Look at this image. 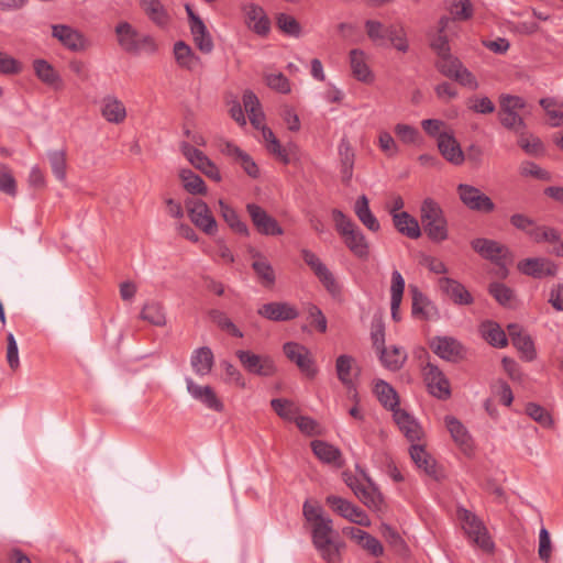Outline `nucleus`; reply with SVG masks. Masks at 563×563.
<instances>
[{
    "mask_svg": "<svg viewBox=\"0 0 563 563\" xmlns=\"http://www.w3.org/2000/svg\"><path fill=\"white\" fill-rule=\"evenodd\" d=\"M339 156L341 165V178L344 184H349L353 177L355 154L346 137H343L339 144Z\"/></svg>",
    "mask_w": 563,
    "mask_h": 563,
    "instance_id": "30",
    "label": "nucleus"
},
{
    "mask_svg": "<svg viewBox=\"0 0 563 563\" xmlns=\"http://www.w3.org/2000/svg\"><path fill=\"white\" fill-rule=\"evenodd\" d=\"M488 291L499 305L505 307L511 306L515 299L512 289L499 282L490 283Z\"/></svg>",
    "mask_w": 563,
    "mask_h": 563,
    "instance_id": "50",
    "label": "nucleus"
},
{
    "mask_svg": "<svg viewBox=\"0 0 563 563\" xmlns=\"http://www.w3.org/2000/svg\"><path fill=\"white\" fill-rule=\"evenodd\" d=\"M395 134L405 144H419L421 142V135L417 128L398 123L395 125Z\"/></svg>",
    "mask_w": 563,
    "mask_h": 563,
    "instance_id": "56",
    "label": "nucleus"
},
{
    "mask_svg": "<svg viewBox=\"0 0 563 563\" xmlns=\"http://www.w3.org/2000/svg\"><path fill=\"white\" fill-rule=\"evenodd\" d=\"M523 98L514 95H500L498 120L500 124L516 134H522L527 124L520 114V111L526 108Z\"/></svg>",
    "mask_w": 563,
    "mask_h": 563,
    "instance_id": "3",
    "label": "nucleus"
},
{
    "mask_svg": "<svg viewBox=\"0 0 563 563\" xmlns=\"http://www.w3.org/2000/svg\"><path fill=\"white\" fill-rule=\"evenodd\" d=\"M519 140L518 144L520 147L529 155H537L542 152V142L539 137L533 135H526L525 132L522 134H518Z\"/></svg>",
    "mask_w": 563,
    "mask_h": 563,
    "instance_id": "64",
    "label": "nucleus"
},
{
    "mask_svg": "<svg viewBox=\"0 0 563 563\" xmlns=\"http://www.w3.org/2000/svg\"><path fill=\"white\" fill-rule=\"evenodd\" d=\"M246 211L252 220L253 225L263 235H282L283 228L277 220L271 217L261 206L256 203H247Z\"/></svg>",
    "mask_w": 563,
    "mask_h": 563,
    "instance_id": "12",
    "label": "nucleus"
},
{
    "mask_svg": "<svg viewBox=\"0 0 563 563\" xmlns=\"http://www.w3.org/2000/svg\"><path fill=\"white\" fill-rule=\"evenodd\" d=\"M271 406L274 411L283 419L291 420L295 417L296 407L290 400L275 398L272 399Z\"/></svg>",
    "mask_w": 563,
    "mask_h": 563,
    "instance_id": "60",
    "label": "nucleus"
},
{
    "mask_svg": "<svg viewBox=\"0 0 563 563\" xmlns=\"http://www.w3.org/2000/svg\"><path fill=\"white\" fill-rule=\"evenodd\" d=\"M412 298L411 313L415 318L427 320L430 318V308H432L429 299L418 289L417 286H410Z\"/></svg>",
    "mask_w": 563,
    "mask_h": 563,
    "instance_id": "45",
    "label": "nucleus"
},
{
    "mask_svg": "<svg viewBox=\"0 0 563 563\" xmlns=\"http://www.w3.org/2000/svg\"><path fill=\"white\" fill-rule=\"evenodd\" d=\"M405 290V279L402 275L397 271L391 273V285H390V311L394 321L400 320V305Z\"/></svg>",
    "mask_w": 563,
    "mask_h": 563,
    "instance_id": "31",
    "label": "nucleus"
},
{
    "mask_svg": "<svg viewBox=\"0 0 563 563\" xmlns=\"http://www.w3.org/2000/svg\"><path fill=\"white\" fill-rule=\"evenodd\" d=\"M186 387L189 395L201 405H203L207 409L221 412L224 409L223 402L217 396L216 391L209 385H198L194 382L192 378L187 377Z\"/></svg>",
    "mask_w": 563,
    "mask_h": 563,
    "instance_id": "14",
    "label": "nucleus"
},
{
    "mask_svg": "<svg viewBox=\"0 0 563 563\" xmlns=\"http://www.w3.org/2000/svg\"><path fill=\"white\" fill-rule=\"evenodd\" d=\"M332 218L338 233L350 252L360 260H367L369 243L358 225L339 209L332 210Z\"/></svg>",
    "mask_w": 563,
    "mask_h": 563,
    "instance_id": "1",
    "label": "nucleus"
},
{
    "mask_svg": "<svg viewBox=\"0 0 563 563\" xmlns=\"http://www.w3.org/2000/svg\"><path fill=\"white\" fill-rule=\"evenodd\" d=\"M423 377L431 395L443 400L451 396L449 379L437 365L428 363L423 367Z\"/></svg>",
    "mask_w": 563,
    "mask_h": 563,
    "instance_id": "13",
    "label": "nucleus"
},
{
    "mask_svg": "<svg viewBox=\"0 0 563 563\" xmlns=\"http://www.w3.org/2000/svg\"><path fill=\"white\" fill-rule=\"evenodd\" d=\"M317 278L333 298L341 296L342 286L328 267L322 273H320Z\"/></svg>",
    "mask_w": 563,
    "mask_h": 563,
    "instance_id": "57",
    "label": "nucleus"
},
{
    "mask_svg": "<svg viewBox=\"0 0 563 563\" xmlns=\"http://www.w3.org/2000/svg\"><path fill=\"white\" fill-rule=\"evenodd\" d=\"M393 222L399 233L409 239H418L421 236V229L416 218L406 211L394 213Z\"/></svg>",
    "mask_w": 563,
    "mask_h": 563,
    "instance_id": "32",
    "label": "nucleus"
},
{
    "mask_svg": "<svg viewBox=\"0 0 563 563\" xmlns=\"http://www.w3.org/2000/svg\"><path fill=\"white\" fill-rule=\"evenodd\" d=\"M184 188L191 195H206L207 186L203 179L190 169L180 172Z\"/></svg>",
    "mask_w": 563,
    "mask_h": 563,
    "instance_id": "48",
    "label": "nucleus"
},
{
    "mask_svg": "<svg viewBox=\"0 0 563 563\" xmlns=\"http://www.w3.org/2000/svg\"><path fill=\"white\" fill-rule=\"evenodd\" d=\"M374 393L384 408L393 411V413L400 409L398 394L387 382L378 380L375 384Z\"/></svg>",
    "mask_w": 563,
    "mask_h": 563,
    "instance_id": "35",
    "label": "nucleus"
},
{
    "mask_svg": "<svg viewBox=\"0 0 563 563\" xmlns=\"http://www.w3.org/2000/svg\"><path fill=\"white\" fill-rule=\"evenodd\" d=\"M101 115L110 123L120 124L126 118V109L115 96L108 95L101 100Z\"/></svg>",
    "mask_w": 563,
    "mask_h": 563,
    "instance_id": "24",
    "label": "nucleus"
},
{
    "mask_svg": "<svg viewBox=\"0 0 563 563\" xmlns=\"http://www.w3.org/2000/svg\"><path fill=\"white\" fill-rule=\"evenodd\" d=\"M325 503L333 511L338 512L341 517L351 522L363 527H368L371 525L368 516L361 508L342 497L330 495L327 497Z\"/></svg>",
    "mask_w": 563,
    "mask_h": 563,
    "instance_id": "10",
    "label": "nucleus"
},
{
    "mask_svg": "<svg viewBox=\"0 0 563 563\" xmlns=\"http://www.w3.org/2000/svg\"><path fill=\"white\" fill-rule=\"evenodd\" d=\"M351 69L354 77L360 81H371L373 75L366 64L364 52L361 49H352L350 52Z\"/></svg>",
    "mask_w": 563,
    "mask_h": 563,
    "instance_id": "39",
    "label": "nucleus"
},
{
    "mask_svg": "<svg viewBox=\"0 0 563 563\" xmlns=\"http://www.w3.org/2000/svg\"><path fill=\"white\" fill-rule=\"evenodd\" d=\"M432 351L442 360L448 362H459L464 357L463 345L451 336H435L430 342Z\"/></svg>",
    "mask_w": 563,
    "mask_h": 563,
    "instance_id": "17",
    "label": "nucleus"
},
{
    "mask_svg": "<svg viewBox=\"0 0 563 563\" xmlns=\"http://www.w3.org/2000/svg\"><path fill=\"white\" fill-rule=\"evenodd\" d=\"M33 69L36 77L45 85L54 89L63 87V79L58 71L45 59H35L33 62Z\"/></svg>",
    "mask_w": 563,
    "mask_h": 563,
    "instance_id": "28",
    "label": "nucleus"
},
{
    "mask_svg": "<svg viewBox=\"0 0 563 563\" xmlns=\"http://www.w3.org/2000/svg\"><path fill=\"white\" fill-rule=\"evenodd\" d=\"M219 208L222 218L234 232L244 236L250 235L249 227L240 219L234 209H232L223 200H219Z\"/></svg>",
    "mask_w": 563,
    "mask_h": 563,
    "instance_id": "41",
    "label": "nucleus"
},
{
    "mask_svg": "<svg viewBox=\"0 0 563 563\" xmlns=\"http://www.w3.org/2000/svg\"><path fill=\"white\" fill-rule=\"evenodd\" d=\"M445 424L454 442L463 448L471 446V437L466 428L455 417H445Z\"/></svg>",
    "mask_w": 563,
    "mask_h": 563,
    "instance_id": "46",
    "label": "nucleus"
},
{
    "mask_svg": "<svg viewBox=\"0 0 563 563\" xmlns=\"http://www.w3.org/2000/svg\"><path fill=\"white\" fill-rule=\"evenodd\" d=\"M518 269L533 278L553 277L558 273V266L549 258H526L518 263Z\"/></svg>",
    "mask_w": 563,
    "mask_h": 563,
    "instance_id": "19",
    "label": "nucleus"
},
{
    "mask_svg": "<svg viewBox=\"0 0 563 563\" xmlns=\"http://www.w3.org/2000/svg\"><path fill=\"white\" fill-rule=\"evenodd\" d=\"M190 32L199 51L205 54L212 52L213 41L203 21H196L195 24L190 25Z\"/></svg>",
    "mask_w": 563,
    "mask_h": 563,
    "instance_id": "40",
    "label": "nucleus"
},
{
    "mask_svg": "<svg viewBox=\"0 0 563 563\" xmlns=\"http://www.w3.org/2000/svg\"><path fill=\"white\" fill-rule=\"evenodd\" d=\"M368 485H363L355 496L369 509L379 510L383 505V496L367 478Z\"/></svg>",
    "mask_w": 563,
    "mask_h": 563,
    "instance_id": "44",
    "label": "nucleus"
},
{
    "mask_svg": "<svg viewBox=\"0 0 563 563\" xmlns=\"http://www.w3.org/2000/svg\"><path fill=\"white\" fill-rule=\"evenodd\" d=\"M118 44L129 54L154 53L156 43L151 35H141L129 22H120L114 29Z\"/></svg>",
    "mask_w": 563,
    "mask_h": 563,
    "instance_id": "4",
    "label": "nucleus"
},
{
    "mask_svg": "<svg viewBox=\"0 0 563 563\" xmlns=\"http://www.w3.org/2000/svg\"><path fill=\"white\" fill-rule=\"evenodd\" d=\"M285 355L300 368L309 377H313L317 369L310 356L309 350L296 342H287L284 344Z\"/></svg>",
    "mask_w": 563,
    "mask_h": 563,
    "instance_id": "18",
    "label": "nucleus"
},
{
    "mask_svg": "<svg viewBox=\"0 0 563 563\" xmlns=\"http://www.w3.org/2000/svg\"><path fill=\"white\" fill-rule=\"evenodd\" d=\"M250 255L254 260L252 268L256 276L265 287H272L275 284L276 276L271 263L255 249L249 250Z\"/></svg>",
    "mask_w": 563,
    "mask_h": 563,
    "instance_id": "27",
    "label": "nucleus"
},
{
    "mask_svg": "<svg viewBox=\"0 0 563 563\" xmlns=\"http://www.w3.org/2000/svg\"><path fill=\"white\" fill-rule=\"evenodd\" d=\"M246 26L260 36H267L271 31V20L264 9L255 3H246L242 7Z\"/></svg>",
    "mask_w": 563,
    "mask_h": 563,
    "instance_id": "15",
    "label": "nucleus"
},
{
    "mask_svg": "<svg viewBox=\"0 0 563 563\" xmlns=\"http://www.w3.org/2000/svg\"><path fill=\"white\" fill-rule=\"evenodd\" d=\"M387 40L390 41L393 46L402 53H406L409 48L408 42L406 38V34L404 27L401 25H388L386 29Z\"/></svg>",
    "mask_w": 563,
    "mask_h": 563,
    "instance_id": "53",
    "label": "nucleus"
},
{
    "mask_svg": "<svg viewBox=\"0 0 563 563\" xmlns=\"http://www.w3.org/2000/svg\"><path fill=\"white\" fill-rule=\"evenodd\" d=\"M409 453L412 462L419 470L431 478L440 479L442 474L437 466V462L431 454L426 451L423 445L411 444Z\"/></svg>",
    "mask_w": 563,
    "mask_h": 563,
    "instance_id": "21",
    "label": "nucleus"
},
{
    "mask_svg": "<svg viewBox=\"0 0 563 563\" xmlns=\"http://www.w3.org/2000/svg\"><path fill=\"white\" fill-rule=\"evenodd\" d=\"M463 521L467 533L473 536L482 548H488L490 542L482 521L467 510H464Z\"/></svg>",
    "mask_w": 563,
    "mask_h": 563,
    "instance_id": "36",
    "label": "nucleus"
},
{
    "mask_svg": "<svg viewBox=\"0 0 563 563\" xmlns=\"http://www.w3.org/2000/svg\"><path fill=\"white\" fill-rule=\"evenodd\" d=\"M140 5L156 25L165 26L168 24L169 15L161 0H140Z\"/></svg>",
    "mask_w": 563,
    "mask_h": 563,
    "instance_id": "38",
    "label": "nucleus"
},
{
    "mask_svg": "<svg viewBox=\"0 0 563 563\" xmlns=\"http://www.w3.org/2000/svg\"><path fill=\"white\" fill-rule=\"evenodd\" d=\"M354 358L350 355L343 354L336 358L335 369L339 380L346 387L352 386L351 371Z\"/></svg>",
    "mask_w": 563,
    "mask_h": 563,
    "instance_id": "52",
    "label": "nucleus"
},
{
    "mask_svg": "<svg viewBox=\"0 0 563 563\" xmlns=\"http://www.w3.org/2000/svg\"><path fill=\"white\" fill-rule=\"evenodd\" d=\"M420 219L424 233L435 243L449 236L448 222L440 205L432 198H426L420 207Z\"/></svg>",
    "mask_w": 563,
    "mask_h": 563,
    "instance_id": "2",
    "label": "nucleus"
},
{
    "mask_svg": "<svg viewBox=\"0 0 563 563\" xmlns=\"http://www.w3.org/2000/svg\"><path fill=\"white\" fill-rule=\"evenodd\" d=\"M302 514L307 522L311 525L312 544L339 537L333 528L332 519L323 515V509L318 504L306 500L302 506Z\"/></svg>",
    "mask_w": 563,
    "mask_h": 563,
    "instance_id": "5",
    "label": "nucleus"
},
{
    "mask_svg": "<svg viewBox=\"0 0 563 563\" xmlns=\"http://www.w3.org/2000/svg\"><path fill=\"white\" fill-rule=\"evenodd\" d=\"M438 147L448 162L454 165H461L464 162L462 148L452 134L441 133L438 139Z\"/></svg>",
    "mask_w": 563,
    "mask_h": 563,
    "instance_id": "23",
    "label": "nucleus"
},
{
    "mask_svg": "<svg viewBox=\"0 0 563 563\" xmlns=\"http://www.w3.org/2000/svg\"><path fill=\"white\" fill-rule=\"evenodd\" d=\"M354 212L364 227L372 232H377L380 224L369 209V201L365 195L360 196L354 203Z\"/></svg>",
    "mask_w": 563,
    "mask_h": 563,
    "instance_id": "33",
    "label": "nucleus"
},
{
    "mask_svg": "<svg viewBox=\"0 0 563 563\" xmlns=\"http://www.w3.org/2000/svg\"><path fill=\"white\" fill-rule=\"evenodd\" d=\"M52 36L71 52H81L88 47V41L85 35L67 24L52 25Z\"/></svg>",
    "mask_w": 563,
    "mask_h": 563,
    "instance_id": "11",
    "label": "nucleus"
},
{
    "mask_svg": "<svg viewBox=\"0 0 563 563\" xmlns=\"http://www.w3.org/2000/svg\"><path fill=\"white\" fill-rule=\"evenodd\" d=\"M313 547L327 563H340L342 560L341 551L345 545L338 537L329 539L328 541L314 543Z\"/></svg>",
    "mask_w": 563,
    "mask_h": 563,
    "instance_id": "34",
    "label": "nucleus"
},
{
    "mask_svg": "<svg viewBox=\"0 0 563 563\" xmlns=\"http://www.w3.org/2000/svg\"><path fill=\"white\" fill-rule=\"evenodd\" d=\"M438 70L448 78H453L454 74L463 66L461 60L450 54L439 57L435 64Z\"/></svg>",
    "mask_w": 563,
    "mask_h": 563,
    "instance_id": "54",
    "label": "nucleus"
},
{
    "mask_svg": "<svg viewBox=\"0 0 563 563\" xmlns=\"http://www.w3.org/2000/svg\"><path fill=\"white\" fill-rule=\"evenodd\" d=\"M185 205L191 222L197 228L209 235L217 232V221L205 201L201 199L190 198L186 200Z\"/></svg>",
    "mask_w": 563,
    "mask_h": 563,
    "instance_id": "7",
    "label": "nucleus"
},
{
    "mask_svg": "<svg viewBox=\"0 0 563 563\" xmlns=\"http://www.w3.org/2000/svg\"><path fill=\"white\" fill-rule=\"evenodd\" d=\"M258 316L274 322L290 321L299 316L298 309L286 301H272L257 309Z\"/></svg>",
    "mask_w": 563,
    "mask_h": 563,
    "instance_id": "16",
    "label": "nucleus"
},
{
    "mask_svg": "<svg viewBox=\"0 0 563 563\" xmlns=\"http://www.w3.org/2000/svg\"><path fill=\"white\" fill-rule=\"evenodd\" d=\"M467 108L479 114H490L496 110L494 102L488 97H472L467 100Z\"/></svg>",
    "mask_w": 563,
    "mask_h": 563,
    "instance_id": "58",
    "label": "nucleus"
},
{
    "mask_svg": "<svg viewBox=\"0 0 563 563\" xmlns=\"http://www.w3.org/2000/svg\"><path fill=\"white\" fill-rule=\"evenodd\" d=\"M141 319L156 327H163L166 323L164 308L159 302H147L141 311Z\"/></svg>",
    "mask_w": 563,
    "mask_h": 563,
    "instance_id": "47",
    "label": "nucleus"
},
{
    "mask_svg": "<svg viewBox=\"0 0 563 563\" xmlns=\"http://www.w3.org/2000/svg\"><path fill=\"white\" fill-rule=\"evenodd\" d=\"M180 150L185 157L197 168L199 169L208 157L198 148H195L189 143H181Z\"/></svg>",
    "mask_w": 563,
    "mask_h": 563,
    "instance_id": "62",
    "label": "nucleus"
},
{
    "mask_svg": "<svg viewBox=\"0 0 563 563\" xmlns=\"http://www.w3.org/2000/svg\"><path fill=\"white\" fill-rule=\"evenodd\" d=\"M514 346L521 353L522 358L526 361H533L536 358V349L532 339L527 334L523 329L517 323H510L507 327Z\"/></svg>",
    "mask_w": 563,
    "mask_h": 563,
    "instance_id": "20",
    "label": "nucleus"
},
{
    "mask_svg": "<svg viewBox=\"0 0 563 563\" xmlns=\"http://www.w3.org/2000/svg\"><path fill=\"white\" fill-rule=\"evenodd\" d=\"M440 289L457 305H471L473 297L457 280L441 277L438 282Z\"/></svg>",
    "mask_w": 563,
    "mask_h": 563,
    "instance_id": "25",
    "label": "nucleus"
},
{
    "mask_svg": "<svg viewBox=\"0 0 563 563\" xmlns=\"http://www.w3.org/2000/svg\"><path fill=\"white\" fill-rule=\"evenodd\" d=\"M214 364V356L210 347L201 346L194 350L190 357V365L198 376L208 375Z\"/></svg>",
    "mask_w": 563,
    "mask_h": 563,
    "instance_id": "29",
    "label": "nucleus"
},
{
    "mask_svg": "<svg viewBox=\"0 0 563 563\" xmlns=\"http://www.w3.org/2000/svg\"><path fill=\"white\" fill-rule=\"evenodd\" d=\"M481 332L483 338L495 347H505L508 343L505 331L496 322H484Z\"/></svg>",
    "mask_w": 563,
    "mask_h": 563,
    "instance_id": "42",
    "label": "nucleus"
},
{
    "mask_svg": "<svg viewBox=\"0 0 563 563\" xmlns=\"http://www.w3.org/2000/svg\"><path fill=\"white\" fill-rule=\"evenodd\" d=\"M526 413L544 428H549L553 423L549 411L536 402H528L526 405Z\"/></svg>",
    "mask_w": 563,
    "mask_h": 563,
    "instance_id": "55",
    "label": "nucleus"
},
{
    "mask_svg": "<svg viewBox=\"0 0 563 563\" xmlns=\"http://www.w3.org/2000/svg\"><path fill=\"white\" fill-rule=\"evenodd\" d=\"M471 245L475 252L482 257L494 262L499 266L498 276L506 277L508 271L506 268L505 258L508 254V249L497 241L478 238L471 242Z\"/></svg>",
    "mask_w": 563,
    "mask_h": 563,
    "instance_id": "6",
    "label": "nucleus"
},
{
    "mask_svg": "<svg viewBox=\"0 0 563 563\" xmlns=\"http://www.w3.org/2000/svg\"><path fill=\"white\" fill-rule=\"evenodd\" d=\"M174 55L177 64L186 69H194L199 63V57L195 55L191 47L183 41L174 45Z\"/></svg>",
    "mask_w": 563,
    "mask_h": 563,
    "instance_id": "43",
    "label": "nucleus"
},
{
    "mask_svg": "<svg viewBox=\"0 0 563 563\" xmlns=\"http://www.w3.org/2000/svg\"><path fill=\"white\" fill-rule=\"evenodd\" d=\"M393 417L394 421L408 441L413 444L416 441L421 439L423 431L418 421L408 411L400 408L395 410Z\"/></svg>",
    "mask_w": 563,
    "mask_h": 563,
    "instance_id": "22",
    "label": "nucleus"
},
{
    "mask_svg": "<svg viewBox=\"0 0 563 563\" xmlns=\"http://www.w3.org/2000/svg\"><path fill=\"white\" fill-rule=\"evenodd\" d=\"M379 360L384 367L389 371L396 372L402 367L407 360V353L404 349L393 345L385 347L379 353Z\"/></svg>",
    "mask_w": 563,
    "mask_h": 563,
    "instance_id": "37",
    "label": "nucleus"
},
{
    "mask_svg": "<svg viewBox=\"0 0 563 563\" xmlns=\"http://www.w3.org/2000/svg\"><path fill=\"white\" fill-rule=\"evenodd\" d=\"M0 191L11 196H16V181L7 165H0Z\"/></svg>",
    "mask_w": 563,
    "mask_h": 563,
    "instance_id": "59",
    "label": "nucleus"
},
{
    "mask_svg": "<svg viewBox=\"0 0 563 563\" xmlns=\"http://www.w3.org/2000/svg\"><path fill=\"white\" fill-rule=\"evenodd\" d=\"M311 449L313 454L322 463L332 464L336 467L343 465L342 452L339 448L322 440H313L311 442Z\"/></svg>",
    "mask_w": 563,
    "mask_h": 563,
    "instance_id": "26",
    "label": "nucleus"
},
{
    "mask_svg": "<svg viewBox=\"0 0 563 563\" xmlns=\"http://www.w3.org/2000/svg\"><path fill=\"white\" fill-rule=\"evenodd\" d=\"M48 162L55 177L64 181L66 179V151L56 150L47 153Z\"/></svg>",
    "mask_w": 563,
    "mask_h": 563,
    "instance_id": "49",
    "label": "nucleus"
},
{
    "mask_svg": "<svg viewBox=\"0 0 563 563\" xmlns=\"http://www.w3.org/2000/svg\"><path fill=\"white\" fill-rule=\"evenodd\" d=\"M365 27H366L368 37L373 42L382 45L387 40V34H386L387 26H384L380 22L374 21V20H367L365 22Z\"/></svg>",
    "mask_w": 563,
    "mask_h": 563,
    "instance_id": "61",
    "label": "nucleus"
},
{
    "mask_svg": "<svg viewBox=\"0 0 563 563\" xmlns=\"http://www.w3.org/2000/svg\"><path fill=\"white\" fill-rule=\"evenodd\" d=\"M276 24L283 33L289 36L299 37L301 35V25L294 16L287 13H278L276 15Z\"/></svg>",
    "mask_w": 563,
    "mask_h": 563,
    "instance_id": "51",
    "label": "nucleus"
},
{
    "mask_svg": "<svg viewBox=\"0 0 563 563\" xmlns=\"http://www.w3.org/2000/svg\"><path fill=\"white\" fill-rule=\"evenodd\" d=\"M235 354L243 367L251 374L268 377L276 373L275 363L267 355H257L243 350L236 351Z\"/></svg>",
    "mask_w": 563,
    "mask_h": 563,
    "instance_id": "9",
    "label": "nucleus"
},
{
    "mask_svg": "<svg viewBox=\"0 0 563 563\" xmlns=\"http://www.w3.org/2000/svg\"><path fill=\"white\" fill-rule=\"evenodd\" d=\"M459 198L462 203L472 211L490 213L495 209L493 200L481 189L467 184L457 186Z\"/></svg>",
    "mask_w": 563,
    "mask_h": 563,
    "instance_id": "8",
    "label": "nucleus"
},
{
    "mask_svg": "<svg viewBox=\"0 0 563 563\" xmlns=\"http://www.w3.org/2000/svg\"><path fill=\"white\" fill-rule=\"evenodd\" d=\"M265 80L268 87L280 93H288L291 90L289 80L282 73L268 74Z\"/></svg>",
    "mask_w": 563,
    "mask_h": 563,
    "instance_id": "63",
    "label": "nucleus"
}]
</instances>
